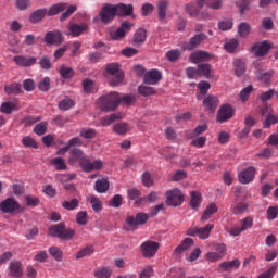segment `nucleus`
I'll return each instance as SVG.
<instances>
[{"label":"nucleus","instance_id":"1","mask_svg":"<svg viewBox=\"0 0 278 278\" xmlns=\"http://www.w3.org/2000/svg\"><path fill=\"white\" fill-rule=\"evenodd\" d=\"M100 111L114 112L119 106V93L112 91L97 100Z\"/></svg>","mask_w":278,"mask_h":278},{"label":"nucleus","instance_id":"2","mask_svg":"<svg viewBox=\"0 0 278 278\" xmlns=\"http://www.w3.org/2000/svg\"><path fill=\"white\" fill-rule=\"evenodd\" d=\"M105 72L106 78H109V84L112 87H117L125 78V74L119 70V65L117 63L106 64Z\"/></svg>","mask_w":278,"mask_h":278},{"label":"nucleus","instance_id":"3","mask_svg":"<svg viewBox=\"0 0 278 278\" xmlns=\"http://www.w3.org/2000/svg\"><path fill=\"white\" fill-rule=\"evenodd\" d=\"M49 233L53 238H58L62 241H72L76 232L72 228L66 229L65 224H56L49 228Z\"/></svg>","mask_w":278,"mask_h":278},{"label":"nucleus","instance_id":"4","mask_svg":"<svg viewBox=\"0 0 278 278\" xmlns=\"http://www.w3.org/2000/svg\"><path fill=\"white\" fill-rule=\"evenodd\" d=\"M116 16H118V13H115L106 5H103L102 9H100L99 15L93 17L92 23L98 24L102 22L103 25H110L112 22H114Z\"/></svg>","mask_w":278,"mask_h":278},{"label":"nucleus","instance_id":"5","mask_svg":"<svg viewBox=\"0 0 278 278\" xmlns=\"http://www.w3.org/2000/svg\"><path fill=\"white\" fill-rule=\"evenodd\" d=\"M161 243L157 241L147 240L141 243V254L143 258H153L157 254Z\"/></svg>","mask_w":278,"mask_h":278},{"label":"nucleus","instance_id":"6","mask_svg":"<svg viewBox=\"0 0 278 278\" xmlns=\"http://www.w3.org/2000/svg\"><path fill=\"white\" fill-rule=\"evenodd\" d=\"M166 201L165 204L172 207H178L185 201V197L178 189L170 190L165 193Z\"/></svg>","mask_w":278,"mask_h":278},{"label":"nucleus","instance_id":"7","mask_svg":"<svg viewBox=\"0 0 278 278\" xmlns=\"http://www.w3.org/2000/svg\"><path fill=\"white\" fill-rule=\"evenodd\" d=\"M207 40V35L200 33L195 34L189 39V41L182 43V50L185 51H194V49H198L199 46L202 45Z\"/></svg>","mask_w":278,"mask_h":278},{"label":"nucleus","instance_id":"8","mask_svg":"<svg viewBox=\"0 0 278 278\" xmlns=\"http://www.w3.org/2000/svg\"><path fill=\"white\" fill-rule=\"evenodd\" d=\"M213 229H214V225L206 224V226L202 228H198V227L189 228L186 235H188V237H198L201 240H205V239H208V237L211 236V231Z\"/></svg>","mask_w":278,"mask_h":278},{"label":"nucleus","instance_id":"9","mask_svg":"<svg viewBox=\"0 0 278 278\" xmlns=\"http://www.w3.org/2000/svg\"><path fill=\"white\" fill-rule=\"evenodd\" d=\"M240 224V227H232L231 230H229V235L232 237H239L242 232L252 228L254 225V219L251 216H245L244 219H241Z\"/></svg>","mask_w":278,"mask_h":278},{"label":"nucleus","instance_id":"10","mask_svg":"<svg viewBox=\"0 0 278 278\" xmlns=\"http://www.w3.org/2000/svg\"><path fill=\"white\" fill-rule=\"evenodd\" d=\"M271 45L267 40H264L262 42H255L251 47V52L254 53L256 58H264L268 54V51H270Z\"/></svg>","mask_w":278,"mask_h":278},{"label":"nucleus","instance_id":"11","mask_svg":"<svg viewBox=\"0 0 278 278\" xmlns=\"http://www.w3.org/2000/svg\"><path fill=\"white\" fill-rule=\"evenodd\" d=\"M104 7L109 8L110 10H112L113 12L118 14V16H131V14H132V4H124V3L111 4V3H105Z\"/></svg>","mask_w":278,"mask_h":278},{"label":"nucleus","instance_id":"12","mask_svg":"<svg viewBox=\"0 0 278 278\" xmlns=\"http://www.w3.org/2000/svg\"><path fill=\"white\" fill-rule=\"evenodd\" d=\"M235 116V110L230 104H224L218 110V114L216 115V122L225 123Z\"/></svg>","mask_w":278,"mask_h":278},{"label":"nucleus","instance_id":"13","mask_svg":"<svg viewBox=\"0 0 278 278\" xmlns=\"http://www.w3.org/2000/svg\"><path fill=\"white\" fill-rule=\"evenodd\" d=\"M90 159L86 156L85 152L78 148H73L70 150V159L68 163L75 165L76 163L80 164L84 162H88Z\"/></svg>","mask_w":278,"mask_h":278},{"label":"nucleus","instance_id":"14","mask_svg":"<svg viewBox=\"0 0 278 278\" xmlns=\"http://www.w3.org/2000/svg\"><path fill=\"white\" fill-rule=\"evenodd\" d=\"M43 42H46L47 46H61L63 42L62 33H60L59 30L48 31L46 36H43Z\"/></svg>","mask_w":278,"mask_h":278},{"label":"nucleus","instance_id":"15","mask_svg":"<svg viewBox=\"0 0 278 278\" xmlns=\"http://www.w3.org/2000/svg\"><path fill=\"white\" fill-rule=\"evenodd\" d=\"M78 165L84 173L99 172L103 167L101 160H96L93 162H91V160H87L85 162L78 163Z\"/></svg>","mask_w":278,"mask_h":278},{"label":"nucleus","instance_id":"16","mask_svg":"<svg viewBox=\"0 0 278 278\" xmlns=\"http://www.w3.org/2000/svg\"><path fill=\"white\" fill-rule=\"evenodd\" d=\"M20 204L15 199L9 198L0 203V211L5 214H13L20 210Z\"/></svg>","mask_w":278,"mask_h":278},{"label":"nucleus","instance_id":"17","mask_svg":"<svg viewBox=\"0 0 278 278\" xmlns=\"http://www.w3.org/2000/svg\"><path fill=\"white\" fill-rule=\"evenodd\" d=\"M149 216L148 214H144L142 212L137 213L136 217L135 216H128L126 217V224L129 225L132 229H136L139 225H144L148 223Z\"/></svg>","mask_w":278,"mask_h":278},{"label":"nucleus","instance_id":"18","mask_svg":"<svg viewBox=\"0 0 278 278\" xmlns=\"http://www.w3.org/2000/svg\"><path fill=\"white\" fill-rule=\"evenodd\" d=\"M254 178H255V168L252 166L247 169H242L238 174V181L239 184H242V185L251 184L252 181H254Z\"/></svg>","mask_w":278,"mask_h":278},{"label":"nucleus","instance_id":"19","mask_svg":"<svg viewBox=\"0 0 278 278\" xmlns=\"http://www.w3.org/2000/svg\"><path fill=\"white\" fill-rule=\"evenodd\" d=\"M132 26L134 24L131 23L123 22L118 29L110 33V38H112V40L122 39L123 37H125L126 34H128L131 30Z\"/></svg>","mask_w":278,"mask_h":278},{"label":"nucleus","instance_id":"20","mask_svg":"<svg viewBox=\"0 0 278 278\" xmlns=\"http://www.w3.org/2000/svg\"><path fill=\"white\" fill-rule=\"evenodd\" d=\"M213 58H214L213 54L199 50V51L192 52V54L189 55V61H191V63L193 64H199L201 62H208Z\"/></svg>","mask_w":278,"mask_h":278},{"label":"nucleus","instance_id":"21","mask_svg":"<svg viewBox=\"0 0 278 278\" xmlns=\"http://www.w3.org/2000/svg\"><path fill=\"white\" fill-rule=\"evenodd\" d=\"M13 62H15L17 67H31L36 65L38 59H36L35 56L17 55L13 58Z\"/></svg>","mask_w":278,"mask_h":278},{"label":"nucleus","instance_id":"22","mask_svg":"<svg viewBox=\"0 0 278 278\" xmlns=\"http://www.w3.org/2000/svg\"><path fill=\"white\" fill-rule=\"evenodd\" d=\"M162 80V74L157 70H150L143 76V83L146 85H157Z\"/></svg>","mask_w":278,"mask_h":278},{"label":"nucleus","instance_id":"23","mask_svg":"<svg viewBox=\"0 0 278 278\" xmlns=\"http://www.w3.org/2000/svg\"><path fill=\"white\" fill-rule=\"evenodd\" d=\"M68 30H70V36H72L73 38H76L81 36V34H84L85 31H88V25H86V23H80V24L71 23Z\"/></svg>","mask_w":278,"mask_h":278},{"label":"nucleus","instance_id":"24","mask_svg":"<svg viewBox=\"0 0 278 278\" xmlns=\"http://www.w3.org/2000/svg\"><path fill=\"white\" fill-rule=\"evenodd\" d=\"M271 76H274V71L264 72L263 70L256 67L255 78L256 80L263 83V85H270Z\"/></svg>","mask_w":278,"mask_h":278},{"label":"nucleus","instance_id":"25","mask_svg":"<svg viewBox=\"0 0 278 278\" xmlns=\"http://www.w3.org/2000/svg\"><path fill=\"white\" fill-rule=\"evenodd\" d=\"M10 276L13 278H21L23 276L22 262L11 261L9 265Z\"/></svg>","mask_w":278,"mask_h":278},{"label":"nucleus","instance_id":"26","mask_svg":"<svg viewBox=\"0 0 278 278\" xmlns=\"http://www.w3.org/2000/svg\"><path fill=\"white\" fill-rule=\"evenodd\" d=\"M239 266H241V261H239L238 258H235L232 261H225L219 264V268H222V270L226 273L238 270Z\"/></svg>","mask_w":278,"mask_h":278},{"label":"nucleus","instance_id":"27","mask_svg":"<svg viewBox=\"0 0 278 278\" xmlns=\"http://www.w3.org/2000/svg\"><path fill=\"white\" fill-rule=\"evenodd\" d=\"M47 16V9H37L29 15V23L30 24H38L40 21L45 20Z\"/></svg>","mask_w":278,"mask_h":278},{"label":"nucleus","instance_id":"28","mask_svg":"<svg viewBox=\"0 0 278 278\" xmlns=\"http://www.w3.org/2000/svg\"><path fill=\"white\" fill-rule=\"evenodd\" d=\"M204 106L208 112H215L218 108V98L216 96H206L204 99Z\"/></svg>","mask_w":278,"mask_h":278},{"label":"nucleus","instance_id":"29","mask_svg":"<svg viewBox=\"0 0 278 278\" xmlns=\"http://www.w3.org/2000/svg\"><path fill=\"white\" fill-rule=\"evenodd\" d=\"M94 254V245H86L84 247L83 249H80L76 254H75V258L76 261H79L81 258H85V257H89L91 255Z\"/></svg>","mask_w":278,"mask_h":278},{"label":"nucleus","instance_id":"30","mask_svg":"<svg viewBox=\"0 0 278 278\" xmlns=\"http://www.w3.org/2000/svg\"><path fill=\"white\" fill-rule=\"evenodd\" d=\"M166 9H168V1L161 0L156 3V12L159 16V21L163 22L166 18Z\"/></svg>","mask_w":278,"mask_h":278},{"label":"nucleus","instance_id":"31","mask_svg":"<svg viewBox=\"0 0 278 278\" xmlns=\"http://www.w3.org/2000/svg\"><path fill=\"white\" fill-rule=\"evenodd\" d=\"M207 131V125H199L192 131H186L185 137L188 139H194Z\"/></svg>","mask_w":278,"mask_h":278},{"label":"nucleus","instance_id":"32","mask_svg":"<svg viewBox=\"0 0 278 278\" xmlns=\"http://www.w3.org/2000/svg\"><path fill=\"white\" fill-rule=\"evenodd\" d=\"M114 271L106 266L98 267L93 270V277L96 278H110Z\"/></svg>","mask_w":278,"mask_h":278},{"label":"nucleus","instance_id":"33","mask_svg":"<svg viewBox=\"0 0 278 278\" xmlns=\"http://www.w3.org/2000/svg\"><path fill=\"white\" fill-rule=\"evenodd\" d=\"M192 245H194V241L191 238H186L181 241V244L175 248V253L182 254L184 252L192 248Z\"/></svg>","mask_w":278,"mask_h":278},{"label":"nucleus","instance_id":"34","mask_svg":"<svg viewBox=\"0 0 278 278\" xmlns=\"http://www.w3.org/2000/svg\"><path fill=\"white\" fill-rule=\"evenodd\" d=\"M5 94H8V96L22 94V85H20L18 83L5 85Z\"/></svg>","mask_w":278,"mask_h":278},{"label":"nucleus","instance_id":"35","mask_svg":"<svg viewBox=\"0 0 278 278\" xmlns=\"http://www.w3.org/2000/svg\"><path fill=\"white\" fill-rule=\"evenodd\" d=\"M118 119H122V114L113 113L109 116H103L102 119H100V125H102V127H109L110 125H112V123Z\"/></svg>","mask_w":278,"mask_h":278},{"label":"nucleus","instance_id":"36","mask_svg":"<svg viewBox=\"0 0 278 278\" xmlns=\"http://www.w3.org/2000/svg\"><path fill=\"white\" fill-rule=\"evenodd\" d=\"M217 212H218L217 205H215V203H210V205L206 206L204 214H202V217L200 218V220L206 222L211 218L212 215H214Z\"/></svg>","mask_w":278,"mask_h":278},{"label":"nucleus","instance_id":"37","mask_svg":"<svg viewBox=\"0 0 278 278\" xmlns=\"http://www.w3.org/2000/svg\"><path fill=\"white\" fill-rule=\"evenodd\" d=\"M98 136V131L94 128H83L79 131V137L85 140H92Z\"/></svg>","mask_w":278,"mask_h":278},{"label":"nucleus","instance_id":"38","mask_svg":"<svg viewBox=\"0 0 278 278\" xmlns=\"http://www.w3.org/2000/svg\"><path fill=\"white\" fill-rule=\"evenodd\" d=\"M195 71H198L199 76H204L205 78H211L213 76L211 64H199L198 70Z\"/></svg>","mask_w":278,"mask_h":278},{"label":"nucleus","instance_id":"39","mask_svg":"<svg viewBox=\"0 0 278 278\" xmlns=\"http://www.w3.org/2000/svg\"><path fill=\"white\" fill-rule=\"evenodd\" d=\"M235 75L241 77L245 74V63L241 59L235 60Z\"/></svg>","mask_w":278,"mask_h":278},{"label":"nucleus","instance_id":"40","mask_svg":"<svg viewBox=\"0 0 278 278\" xmlns=\"http://www.w3.org/2000/svg\"><path fill=\"white\" fill-rule=\"evenodd\" d=\"M202 202V197L200 192L192 191L191 192V201L189 202V205L191 206L192 210H198L199 206L201 205Z\"/></svg>","mask_w":278,"mask_h":278},{"label":"nucleus","instance_id":"41","mask_svg":"<svg viewBox=\"0 0 278 278\" xmlns=\"http://www.w3.org/2000/svg\"><path fill=\"white\" fill-rule=\"evenodd\" d=\"M129 125L128 123H116L115 125H113V131H115L116 135L118 136H123L125 134H128L129 131Z\"/></svg>","mask_w":278,"mask_h":278},{"label":"nucleus","instance_id":"42","mask_svg":"<svg viewBox=\"0 0 278 278\" xmlns=\"http://www.w3.org/2000/svg\"><path fill=\"white\" fill-rule=\"evenodd\" d=\"M110 188V182L106 178H102L100 180L96 181V191L99 193H105L108 192Z\"/></svg>","mask_w":278,"mask_h":278},{"label":"nucleus","instance_id":"43","mask_svg":"<svg viewBox=\"0 0 278 278\" xmlns=\"http://www.w3.org/2000/svg\"><path fill=\"white\" fill-rule=\"evenodd\" d=\"M49 254L50 256L53 257V260H55V262H62L63 261V251L62 249L55 247V245H52L49 248Z\"/></svg>","mask_w":278,"mask_h":278},{"label":"nucleus","instance_id":"44","mask_svg":"<svg viewBox=\"0 0 278 278\" xmlns=\"http://www.w3.org/2000/svg\"><path fill=\"white\" fill-rule=\"evenodd\" d=\"M18 104L12 103V102H4L0 106V112L3 114H12L13 111H18Z\"/></svg>","mask_w":278,"mask_h":278},{"label":"nucleus","instance_id":"45","mask_svg":"<svg viewBox=\"0 0 278 278\" xmlns=\"http://www.w3.org/2000/svg\"><path fill=\"white\" fill-rule=\"evenodd\" d=\"M66 8V3H58L50 7L49 11L47 10V16H55L56 14L63 12Z\"/></svg>","mask_w":278,"mask_h":278},{"label":"nucleus","instance_id":"46","mask_svg":"<svg viewBox=\"0 0 278 278\" xmlns=\"http://www.w3.org/2000/svg\"><path fill=\"white\" fill-rule=\"evenodd\" d=\"M74 106H75V101H73L70 98H65L59 102V110L63 112H68Z\"/></svg>","mask_w":278,"mask_h":278},{"label":"nucleus","instance_id":"47","mask_svg":"<svg viewBox=\"0 0 278 278\" xmlns=\"http://www.w3.org/2000/svg\"><path fill=\"white\" fill-rule=\"evenodd\" d=\"M251 25L248 23H241L238 26V35L241 38H248L249 34H251Z\"/></svg>","mask_w":278,"mask_h":278},{"label":"nucleus","instance_id":"48","mask_svg":"<svg viewBox=\"0 0 278 278\" xmlns=\"http://www.w3.org/2000/svg\"><path fill=\"white\" fill-rule=\"evenodd\" d=\"M200 11L201 9L194 2H190L185 7V12L191 17L198 16Z\"/></svg>","mask_w":278,"mask_h":278},{"label":"nucleus","instance_id":"49","mask_svg":"<svg viewBox=\"0 0 278 278\" xmlns=\"http://www.w3.org/2000/svg\"><path fill=\"white\" fill-rule=\"evenodd\" d=\"M50 164L55 165V169L59 172H65L67 169L65 160L62 157H55L50 161Z\"/></svg>","mask_w":278,"mask_h":278},{"label":"nucleus","instance_id":"50","mask_svg":"<svg viewBox=\"0 0 278 278\" xmlns=\"http://www.w3.org/2000/svg\"><path fill=\"white\" fill-rule=\"evenodd\" d=\"M83 89H84V92L86 93H94L96 92L94 81L89 78L84 79Z\"/></svg>","mask_w":278,"mask_h":278},{"label":"nucleus","instance_id":"51","mask_svg":"<svg viewBox=\"0 0 278 278\" xmlns=\"http://www.w3.org/2000/svg\"><path fill=\"white\" fill-rule=\"evenodd\" d=\"M155 201H157V192H150L149 195L142 197L141 199L136 201V204L139 205L142 203H154Z\"/></svg>","mask_w":278,"mask_h":278},{"label":"nucleus","instance_id":"52","mask_svg":"<svg viewBox=\"0 0 278 278\" xmlns=\"http://www.w3.org/2000/svg\"><path fill=\"white\" fill-rule=\"evenodd\" d=\"M147 38L146 29H137L135 33V43L136 45H143Z\"/></svg>","mask_w":278,"mask_h":278},{"label":"nucleus","instance_id":"53","mask_svg":"<svg viewBox=\"0 0 278 278\" xmlns=\"http://www.w3.org/2000/svg\"><path fill=\"white\" fill-rule=\"evenodd\" d=\"M60 76H62L63 79H70L73 77L75 72L73 71L72 67H66L65 65H62L59 71Z\"/></svg>","mask_w":278,"mask_h":278},{"label":"nucleus","instance_id":"54","mask_svg":"<svg viewBox=\"0 0 278 278\" xmlns=\"http://www.w3.org/2000/svg\"><path fill=\"white\" fill-rule=\"evenodd\" d=\"M138 92L142 97H151V96L155 94V89H154V87H147L144 85H141L138 87Z\"/></svg>","mask_w":278,"mask_h":278},{"label":"nucleus","instance_id":"55","mask_svg":"<svg viewBox=\"0 0 278 278\" xmlns=\"http://www.w3.org/2000/svg\"><path fill=\"white\" fill-rule=\"evenodd\" d=\"M225 255L226 254H223V253L208 252L205 254V257H206V261L215 263L224 260Z\"/></svg>","mask_w":278,"mask_h":278},{"label":"nucleus","instance_id":"56","mask_svg":"<svg viewBox=\"0 0 278 278\" xmlns=\"http://www.w3.org/2000/svg\"><path fill=\"white\" fill-rule=\"evenodd\" d=\"M79 206L78 199H72L71 201H63L62 207L66 211H73L76 210Z\"/></svg>","mask_w":278,"mask_h":278},{"label":"nucleus","instance_id":"57","mask_svg":"<svg viewBox=\"0 0 278 278\" xmlns=\"http://www.w3.org/2000/svg\"><path fill=\"white\" fill-rule=\"evenodd\" d=\"M166 59H168L169 62H177L178 59L181 56V52H179L178 49L169 50L165 54Z\"/></svg>","mask_w":278,"mask_h":278},{"label":"nucleus","instance_id":"58","mask_svg":"<svg viewBox=\"0 0 278 278\" xmlns=\"http://www.w3.org/2000/svg\"><path fill=\"white\" fill-rule=\"evenodd\" d=\"M248 212V204L247 203H238L232 207V214L235 215H241Z\"/></svg>","mask_w":278,"mask_h":278},{"label":"nucleus","instance_id":"59","mask_svg":"<svg viewBox=\"0 0 278 278\" xmlns=\"http://www.w3.org/2000/svg\"><path fill=\"white\" fill-rule=\"evenodd\" d=\"M123 197L121 194H115L112 200L109 201V206L118 208L122 206Z\"/></svg>","mask_w":278,"mask_h":278},{"label":"nucleus","instance_id":"60","mask_svg":"<svg viewBox=\"0 0 278 278\" xmlns=\"http://www.w3.org/2000/svg\"><path fill=\"white\" fill-rule=\"evenodd\" d=\"M76 223L78 225H87L88 224V212L80 211L78 214H76Z\"/></svg>","mask_w":278,"mask_h":278},{"label":"nucleus","instance_id":"61","mask_svg":"<svg viewBox=\"0 0 278 278\" xmlns=\"http://www.w3.org/2000/svg\"><path fill=\"white\" fill-rule=\"evenodd\" d=\"M39 66L43 71H50L52 68L51 59H49V56H42V59L39 60Z\"/></svg>","mask_w":278,"mask_h":278},{"label":"nucleus","instance_id":"62","mask_svg":"<svg viewBox=\"0 0 278 278\" xmlns=\"http://www.w3.org/2000/svg\"><path fill=\"white\" fill-rule=\"evenodd\" d=\"M46 132L47 122L39 123L34 127V134H36L37 136H45Z\"/></svg>","mask_w":278,"mask_h":278},{"label":"nucleus","instance_id":"63","mask_svg":"<svg viewBox=\"0 0 278 278\" xmlns=\"http://www.w3.org/2000/svg\"><path fill=\"white\" fill-rule=\"evenodd\" d=\"M21 142L24 147L31 148V149H38V143L33 139L31 137H24Z\"/></svg>","mask_w":278,"mask_h":278},{"label":"nucleus","instance_id":"64","mask_svg":"<svg viewBox=\"0 0 278 278\" xmlns=\"http://www.w3.org/2000/svg\"><path fill=\"white\" fill-rule=\"evenodd\" d=\"M205 142H207V138H205V137H198L195 139H192L191 146L195 147L198 149H203L205 147Z\"/></svg>","mask_w":278,"mask_h":278}]
</instances>
